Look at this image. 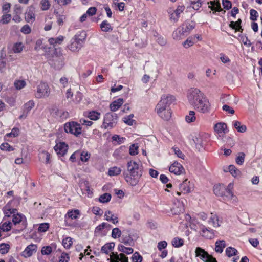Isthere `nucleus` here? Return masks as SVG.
I'll return each instance as SVG.
<instances>
[{
    "label": "nucleus",
    "instance_id": "nucleus-63",
    "mask_svg": "<svg viewBox=\"0 0 262 262\" xmlns=\"http://www.w3.org/2000/svg\"><path fill=\"white\" fill-rule=\"evenodd\" d=\"M132 260L133 262H142L143 257L138 252H136L132 255Z\"/></svg>",
    "mask_w": 262,
    "mask_h": 262
},
{
    "label": "nucleus",
    "instance_id": "nucleus-25",
    "mask_svg": "<svg viewBox=\"0 0 262 262\" xmlns=\"http://www.w3.org/2000/svg\"><path fill=\"white\" fill-rule=\"evenodd\" d=\"M34 8L30 7L25 13V19L28 23H32L35 20Z\"/></svg>",
    "mask_w": 262,
    "mask_h": 262
},
{
    "label": "nucleus",
    "instance_id": "nucleus-35",
    "mask_svg": "<svg viewBox=\"0 0 262 262\" xmlns=\"http://www.w3.org/2000/svg\"><path fill=\"white\" fill-rule=\"evenodd\" d=\"M12 222L14 225L19 224L21 222H24V220H25V216L19 213H15L13 215Z\"/></svg>",
    "mask_w": 262,
    "mask_h": 262
},
{
    "label": "nucleus",
    "instance_id": "nucleus-16",
    "mask_svg": "<svg viewBox=\"0 0 262 262\" xmlns=\"http://www.w3.org/2000/svg\"><path fill=\"white\" fill-rule=\"evenodd\" d=\"M54 149L58 155L63 156L68 151V145L64 142H59L56 143Z\"/></svg>",
    "mask_w": 262,
    "mask_h": 262
},
{
    "label": "nucleus",
    "instance_id": "nucleus-50",
    "mask_svg": "<svg viewBox=\"0 0 262 262\" xmlns=\"http://www.w3.org/2000/svg\"><path fill=\"white\" fill-rule=\"evenodd\" d=\"M12 18L11 15L8 13H3L1 19H0V23L2 24H8Z\"/></svg>",
    "mask_w": 262,
    "mask_h": 262
},
{
    "label": "nucleus",
    "instance_id": "nucleus-26",
    "mask_svg": "<svg viewBox=\"0 0 262 262\" xmlns=\"http://www.w3.org/2000/svg\"><path fill=\"white\" fill-rule=\"evenodd\" d=\"M214 129L217 134H225L227 132V126L225 123L220 122L214 125Z\"/></svg>",
    "mask_w": 262,
    "mask_h": 262
},
{
    "label": "nucleus",
    "instance_id": "nucleus-3",
    "mask_svg": "<svg viewBox=\"0 0 262 262\" xmlns=\"http://www.w3.org/2000/svg\"><path fill=\"white\" fill-rule=\"evenodd\" d=\"M86 38V33L84 31L77 32L71 39L68 46V49L73 52H78L82 47Z\"/></svg>",
    "mask_w": 262,
    "mask_h": 262
},
{
    "label": "nucleus",
    "instance_id": "nucleus-38",
    "mask_svg": "<svg viewBox=\"0 0 262 262\" xmlns=\"http://www.w3.org/2000/svg\"><path fill=\"white\" fill-rule=\"evenodd\" d=\"M87 116L91 120L96 121L100 118L101 114L97 111H92L88 113Z\"/></svg>",
    "mask_w": 262,
    "mask_h": 262
},
{
    "label": "nucleus",
    "instance_id": "nucleus-30",
    "mask_svg": "<svg viewBox=\"0 0 262 262\" xmlns=\"http://www.w3.org/2000/svg\"><path fill=\"white\" fill-rule=\"evenodd\" d=\"M226 187L224 185H216L213 187V192L217 196H221L225 192Z\"/></svg>",
    "mask_w": 262,
    "mask_h": 262
},
{
    "label": "nucleus",
    "instance_id": "nucleus-32",
    "mask_svg": "<svg viewBox=\"0 0 262 262\" xmlns=\"http://www.w3.org/2000/svg\"><path fill=\"white\" fill-rule=\"evenodd\" d=\"M55 117L61 120L66 119L69 117V113L62 110L57 109L55 112Z\"/></svg>",
    "mask_w": 262,
    "mask_h": 262
},
{
    "label": "nucleus",
    "instance_id": "nucleus-29",
    "mask_svg": "<svg viewBox=\"0 0 262 262\" xmlns=\"http://www.w3.org/2000/svg\"><path fill=\"white\" fill-rule=\"evenodd\" d=\"M80 215V211L78 209L69 210L65 215V219L67 217L72 220L78 219Z\"/></svg>",
    "mask_w": 262,
    "mask_h": 262
},
{
    "label": "nucleus",
    "instance_id": "nucleus-1",
    "mask_svg": "<svg viewBox=\"0 0 262 262\" xmlns=\"http://www.w3.org/2000/svg\"><path fill=\"white\" fill-rule=\"evenodd\" d=\"M127 169L129 174L123 173L125 181L132 186L136 185L143 173L141 163L130 161L127 163Z\"/></svg>",
    "mask_w": 262,
    "mask_h": 262
},
{
    "label": "nucleus",
    "instance_id": "nucleus-41",
    "mask_svg": "<svg viewBox=\"0 0 262 262\" xmlns=\"http://www.w3.org/2000/svg\"><path fill=\"white\" fill-rule=\"evenodd\" d=\"M209 4V7L212 10H215L216 11H220L221 10V8L220 6V3L219 2L210 1L208 3Z\"/></svg>",
    "mask_w": 262,
    "mask_h": 262
},
{
    "label": "nucleus",
    "instance_id": "nucleus-11",
    "mask_svg": "<svg viewBox=\"0 0 262 262\" xmlns=\"http://www.w3.org/2000/svg\"><path fill=\"white\" fill-rule=\"evenodd\" d=\"M196 256H201L204 262H217L216 259L210 255L207 252L201 248L198 247L195 249Z\"/></svg>",
    "mask_w": 262,
    "mask_h": 262
},
{
    "label": "nucleus",
    "instance_id": "nucleus-59",
    "mask_svg": "<svg viewBox=\"0 0 262 262\" xmlns=\"http://www.w3.org/2000/svg\"><path fill=\"white\" fill-rule=\"evenodd\" d=\"M10 245L8 244L3 243L0 245V253L5 254L9 251Z\"/></svg>",
    "mask_w": 262,
    "mask_h": 262
},
{
    "label": "nucleus",
    "instance_id": "nucleus-55",
    "mask_svg": "<svg viewBox=\"0 0 262 262\" xmlns=\"http://www.w3.org/2000/svg\"><path fill=\"white\" fill-rule=\"evenodd\" d=\"M111 195L108 193H105L100 195L99 200L101 203H107L110 201Z\"/></svg>",
    "mask_w": 262,
    "mask_h": 262
},
{
    "label": "nucleus",
    "instance_id": "nucleus-51",
    "mask_svg": "<svg viewBox=\"0 0 262 262\" xmlns=\"http://www.w3.org/2000/svg\"><path fill=\"white\" fill-rule=\"evenodd\" d=\"M241 23V19H238L237 21L235 22L232 21L230 23L229 26L231 28H232L233 29H235L236 31H242L243 29L241 28V27L240 26Z\"/></svg>",
    "mask_w": 262,
    "mask_h": 262
},
{
    "label": "nucleus",
    "instance_id": "nucleus-47",
    "mask_svg": "<svg viewBox=\"0 0 262 262\" xmlns=\"http://www.w3.org/2000/svg\"><path fill=\"white\" fill-rule=\"evenodd\" d=\"M181 27H182V30H184L186 35H188L190 31L193 30L194 28L193 25L187 23L183 24Z\"/></svg>",
    "mask_w": 262,
    "mask_h": 262
},
{
    "label": "nucleus",
    "instance_id": "nucleus-48",
    "mask_svg": "<svg viewBox=\"0 0 262 262\" xmlns=\"http://www.w3.org/2000/svg\"><path fill=\"white\" fill-rule=\"evenodd\" d=\"M111 225L107 223L103 222L96 227L95 230L96 234H99L100 232L104 228H110Z\"/></svg>",
    "mask_w": 262,
    "mask_h": 262
},
{
    "label": "nucleus",
    "instance_id": "nucleus-22",
    "mask_svg": "<svg viewBox=\"0 0 262 262\" xmlns=\"http://www.w3.org/2000/svg\"><path fill=\"white\" fill-rule=\"evenodd\" d=\"M184 211V206L183 202H178V204H174L173 206L171 209V213L173 214L177 215L183 213Z\"/></svg>",
    "mask_w": 262,
    "mask_h": 262
},
{
    "label": "nucleus",
    "instance_id": "nucleus-42",
    "mask_svg": "<svg viewBox=\"0 0 262 262\" xmlns=\"http://www.w3.org/2000/svg\"><path fill=\"white\" fill-rule=\"evenodd\" d=\"M121 242L127 246H133L134 245V241L129 235L125 236L123 235L121 238Z\"/></svg>",
    "mask_w": 262,
    "mask_h": 262
},
{
    "label": "nucleus",
    "instance_id": "nucleus-60",
    "mask_svg": "<svg viewBox=\"0 0 262 262\" xmlns=\"http://www.w3.org/2000/svg\"><path fill=\"white\" fill-rule=\"evenodd\" d=\"M245 157V154L244 152H239L236 158V163L239 165H242L244 162Z\"/></svg>",
    "mask_w": 262,
    "mask_h": 262
},
{
    "label": "nucleus",
    "instance_id": "nucleus-15",
    "mask_svg": "<svg viewBox=\"0 0 262 262\" xmlns=\"http://www.w3.org/2000/svg\"><path fill=\"white\" fill-rule=\"evenodd\" d=\"M37 246L35 244H30L28 245L22 252L21 256L25 258L31 257L33 253L37 251Z\"/></svg>",
    "mask_w": 262,
    "mask_h": 262
},
{
    "label": "nucleus",
    "instance_id": "nucleus-19",
    "mask_svg": "<svg viewBox=\"0 0 262 262\" xmlns=\"http://www.w3.org/2000/svg\"><path fill=\"white\" fill-rule=\"evenodd\" d=\"M205 134H199L194 138L193 141L195 144L196 147L198 148L199 150H200L203 147L205 142Z\"/></svg>",
    "mask_w": 262,
    "mask_h": 262
},
{
    "label": "nucleus",
    "instance_id": "nucleus-23",
    "mask_svg": "<svg viewBox=\"0 0 262 262\" xmlns=\"http://www.w3.org/2000/svg\"><path fill=\"white\" fill-rule=\"evenodd\" d=\"M12 227V223L10 221H7L5 217H4L0 223V229L3 232L9 231Z\"/></svg>",
    "mask_w": 262,
    "mask_h": 262
},
{
    "label": "nucleus",
    "instance_id": "nucleus-40",
    "mask_svg": "<svg viewBox=\"0 0 262 262\" xmlns=\"http://www.w3.org/2000/svg\"><path fill=\"white\" fill-rule=\"evenodd\" d=\"M228 170L230 173L234 177H239L241 174L240 170L233 165L229 166Z\"/></svg>",
    "mask_w": 262,
    "mask_h": 262
},
{
    "label": "nucleus",
    "instance_id": "nucleus-34",
    "mask_svg": "<svg viewBox=\"0 0 262 262\" xmlns=\"http://www.w3.org/2000/svg\"><path fill=\"white\" fill-rule=\"evenodd\" d=\"M39 157L40 160L45 162L46 163H50V154L48 152L44 150L40 151Z\"/></svg>",
    "mask_w": 262,
    "mask_h": 262
},
{
    "label": "nucleus",
    "instance_id": "nucleus-49",
    "mask_svg": "<svg viewBox=\"0 0 262 262\" xmlns=\"http://www.w3.org/2000/svg\"><path fill=\"white\" fill-rule=\"evenodd\" d=\"M237 250L231 247H227L226 249V254L229 257L237 255Z\"/></svg>",
    "mask_w": 262,
    "mask_h": 262
},
{
    "label": "nucleus",
    "instance_id": "nucleus-2",
    "mask_svg": "<svg viewBox=\"0 0 262 262\" xmlns=\"http://www.w3.org/2000/svg\"><path fill=\"white\" fill-rule=\"evenodd\" d=\"M175 100L173 96L163 95L155 107V112L158 115L164 120H168L171 116L170 105Z\"/></svg>",
    "mask_w": 262,
    "mask_h": 262
},
{
    "label": "nucleus",
    "instance_id": "nucleus-20",
    "mask_svg": "<svg viewBox=\"0 0 262 262\" xmlns=\"http://www.w3.org/2000/svg\"><path fill=\"white\" fill-rule=\"evenodd\" d=\"M34 102L33 100H30L23 106V114L20 116V119L25 118L30 111L34 106Z\"/></svg>",
    "mask_w": 262,
    "mask_h": 262
},
{
    "label": "nucleus",
    "instance_id": "nucleus-37",
    "mask_svg": "<svg viewBox=\"0 0 262 262\" xmlns=\"http://www.w3.org/2000/svg\"><path fill=\"white\" fill-rule=\"evenodd\" d=\"M196 119L195 113L193 111H190L189 114L185 117L186 121L189 123L195 122Z\"/></svg>",
    "mask_w": 262,
    "mask_h": 262
},
{
    "label": "nucleus",
    "instance_id": "nucleus-36",
    "mask_svg": "<svg viewBox=\"0 0 262 262\" xmlns=\"http://www.w3.org/2000/svg\"><path fill=\"white\" fill-rule=\"evenodd\" d=\"M64 39V36L60 35L56 38H50L49 39V42L50 43V44L52 45H56L57 44L60 45L63 41Z\"/></svg>",
    "mask_w": 262,
    "mask_h": 262
},
{
    "label": "nucleus",
    "instance_id": "nucleus-27",
    "mask_svg": "<svg viewBox=\"0 0 262 262\" xmlns=\"http://www.w3.org/2000/svg\"><path fill=\"white\" fill-rule=\"evenodd\" d=\"M123 99L122 98H119L110 104V108L113 112H115L119 109V108L123 104Z\"/></svg>",
    "mask_w": 262,
    "mask_h": 262
},
{
    "label": "nucleus",
    "instance_id": "nucleus-52",
    "mask_svg": "<svg viewBox=\"0 0 262 262\" xmlns=\"http://www.w3.org/2000/svg\"><path fill=\"white\" fill-rule=\"evenodd\" d=\"M172 245L173 247L179 248L182 246L184 245V241L182 238L178 237L174 238L172 241Z\"/></svg>",
    "mask_w": 262,
    "mask_h": 262
},
{
    "label": "nucleus",
    "instance_id": "nucleus-12",
    "mask_svg": "<svg viewBox=\"0 0 262 262\" xmlns=\"http://www.w3.org/2000/svg\"><path fill=\"white\" fill-rule=\"evenodd\" d=\"M194 184L187 179H185L179 186V189L184 193H189L193 190Z\"/></svg>",
    "mask_w": 262,
    "mask_h": 262
},
{
    "label": "nucleus",
    "instance_id": "nucleus-46",
    "mask_svg": "<svg viewBox=\"0 0 262 262\" xmlns=\"http://www.w3.org/2000/svg\"><path fill=\"white\" fill-rule=\"evenodd\" d=\"M234 127L240 133H244L246 130V126L245 125H241L240 122L238 121L233 122Z\"/></svg>",
    "mask_w": 262,
    "mask_h": 262
},
{
    "label": "nucleus",
    "instance_id": "nucleus-39",
    "mask_svg": "<svg viewBox=\"0 0 262 262\" xmlns=\"http://www.w3.org/2000/svg\"><path fill=\"white\" fill-rule=\"evenodd\" d=\"M114 247V244L113 243H107L102 247L101 251L102 253L107 254Z\"/></svg>",
    "mask_w": 262,
    "mask_h": 262
},
{
    "label": "nucleus",
    "instance_id": "nucleus-8",
    "mask_svg": "<svg viewBox=\"0 0 262 262\" xmlns=\"http://www.w3.org/2000/svg\"><path fill=\"white\" fill-rule=\"evenodd\" d=\"M234 185L233 183H230L226 187L225 192L223 193L222 196L223 199L225 201H228L234 203L237 201V198L234 195L233 189Z\"/></svg>",
    "mask_w": 262,
    "mask_h": 262
},
{
    "label": "nucleus",
    "instance_id": "nucleus-64",
    "mask_svg": "<svg viewBox=\"0 0 262 262\" xmlns=\"http://www.w3.org/2000/svg\"><path fill=\"white\" fill-rule=\"evenodd\" d=\"M138 146L137 144H133L129 147V154L132 156L137 155L138 153Z\"/></svg>",
    "mask_w": 262,
    "mask_h": 262
},
{
    "label": "nucleus",
    "instance_id": "nucleus-18",
    "mask_svg": "<svg viewBox=\"0 0 262 262\" xmlns=\"http://www.w3.org/2000/svg\"><path fill=\"white\" fill-rule=\"evenodd\" d=\"M104 220L116 225L118 223V217L116 214L113 213L110 210H107L104 214Z\"/></svg>",
    "mask_w": 262,
    "mask_h": 262
},
{
    "label": "nucleus",
    "instance_id": "nucleus-54",
    "mask_svg": "<svg viewBox=\"0 0 262 262\" xmlns=\"http://www.w3.org/2000/svg\"><path fill=\"white\" fill-rule=\"evenodd\" d=\"M79 156H80V160L82 162H85L90 159L91 154L88 151H83L79 153Z\"/></svg>",
    "mask_w": 262,
    "mask_h": 262
},
{
    "label": "nucleus",
    "instance_id": "nucleus-9",
    "mask_svg": "<svg viewBox=\"0 0 262 262\" xmlns=\"http://www.w3.org/2000/svg\"><path fill=\"white\" fill-rule=\"evenodd\" d=\"M185 9V7L183 5H179L176 9L172 8H169L168 13L169 15L170 20L173 23L177 22L180 17V14L183 12Z\"/></svg>",
    "mask_w": 262,
    "mask_h": 262
},
{
    "label": "nucleus",
    "instance_id": "nucleus-7",
    "mask_svg": "<svg viewBox=\"0 0 262 262\" xmlns=\"http://www.w3.org/2000/svg\"><path fill=\"white\" fill-rule=\"evenodd\" d=\"M50 94L49 85L45 82L40 83L37 86L35 93V97L37 98H44L48 97Z\"/></svg>",
    "mask_w": 262,
    "mask_h": 262
},
{
    "label": "nucleus",
    "instance_id": "nucleus-56",
    "mask_svg": "<svg viewBox=\"0 0 262 262\" xmlns=\"http://www.w3.org/2000/svg\"><path fill=\"white\" fill-rule=\"evenodd\" d=\"M50 224L48 223H43L39 224L38 231L39 232H45L49 228Z\"/></svg>",
    "mask_w": 262,
    "mask_h": 262
},
{
    "label": "nucleus",
    "instance_id": "nucleus-6",
    "mask_svg": "<svg viewBox=\"0 0 262 262\" xmlns=\"http://www.w3.org/2000/svg\"><path fill=\"white\" fill-rule=\"evenodd\" d=\"M193 106L199 112L207 113L210 111V104L208 98L205 95L194 104Z\"/></svg>",
    "mask_w": 262,
    "mask_h": 262
},
{
    "label": "nucleus",
    "instance_id": "nucleus-4",
    "mask_svg": "<svg viewBox=\"0 0 262 262\" xmlns=\"http://www.w3.org/2000/svg\"><path fill=\"white\" fill-rule=\"evenodd\" d=\"M64 130L66 133L78 137L81 134L82 128L80 124L75 121L68 122L64 124Z\"/></svg>",
    "mask_w": 262,
    "mask_h": 262
},
{
    "label": "nucleus",
    "instance_id": "nucleus-62",
    "mask_svg": "<svg viewBox=\"0 0 262 262\" xmlns=\"http://www.w3.org/2000/svg\"><path fill=\"white\" fill-rule=\"evenodd\" d=\"M11 4L9 2H5L2 5V10L3 13H8L10 12Z\"/></svg>",
    "mask_w": 262,
    "mask_h": 262
},
{
    "label": "nucleus",
    "instance_id": "nucleus-13",
    "mask_svg": "<svg viewBox=\"0 0 262 262\" xmlns=\"http://www.w3.org/2000/svg\"><path fill=\"white\" fill-rule=\"evenodd\" d=\"M201 230V234L203 237L207 239H212L214 237L215 231L213 229L207 228L203 225L200 226Z\"/></svg>",
    "mask_w": 262,
    "mask_h": 262
},
{
    "label": "nucleus",
    "instance_id": "nucleus-33",
    "mask_svg": "<svg viewBox=\"0 0 262 262\" xmlns=\"http://www.w3.org/2000/svg\"><path fill=\"white\" fill-rule=\"evenodd\" d=\"M100 26L103 32H108L113 30V27L107 20H103Z\"/></svg>",
    "mask_w": 262,
    "mask_h": 262
},
{
    "label": "nucleus",
    "instance_id": "nucleus-14",
    "mask_svg": "<svg viewBox=\"0 0 262 262\" xmlns=\"http://www.w3.org/2000/svg\"><path fill=\"white\" fill-rule=\"evenodd\" d=\"M170 172L174 174H182L185 173V169L181 164L178 162H174L169 168Z\"/></svg>",
    "mask_w": 262,
    "mask_h": 262
},
{
    "label": "nucleus",
    "instance_id": "nucleus-58",
    "mask_svg": "<svg viewBox=\"0 0 262 262\" xmlns=\"http://www.w3.org/2000/svg\"><path fill=\"white\" fill-rule=\"evenodd\" d=\"M40 4L41 5V9L43 11L48 10L50 7V3L48 0H41Z\"/></svg>",
    "mask_w": 262,
    "mask_h": 262
},
{
    "label": "nucleus",
    "instance_id": "nucleus-21",
    "mask_svg": "<svg viewBox=\"0 0 262 262\" xmlns=\"http://www.w3.org/2000/svg\"><path fill=\"white\" fill-rule=\"evenodd\" d=\"M3 212L5 214V217H10L11 215H13L14 214L17 212V210L14 208H12L11 206L10 202L7 203L3 208Z\"/></svg>",
    "mask_w": 262,
    "mask_h": 262
},
{
    "label": "nucleus",
    "instance_id": "nucleus-31",
    "mask_svg": "<svg viewBox=\"0 0 262 262\" xmlns=\"http://www.w3.org/2000/svg\"><path fill=\"white\" fill-rule=\"evenodd\" d=\"M215 252L221 253L223 252L224 248L226 247V242L224 240H218L215 242Z\"/></svg>",
    "mask_w": 262,
    "mask_h": 262
},
{
    "label": "nucleus",
    "instance_id": "nucleus-28",
    "mask_svg": "<svg viewBox=\"0 0 262 262\" xmlns=\"http://www.w3.org/2000/svg\"><path fill=\"white\" fill-rule=\"evenodd\" d=\"M208 223L211 224L214 228L220 227L221 224L219 216L216 214L213 213H211V216L208 221Z\"/></svg>",
    "mask_w": 262,
    "mask_h": 262
},
{
    "label": "nucleus",
    "instance_id": "nucleus-17",
    "mask_svg": "<svg viewBox=\"0 0 262 262\" xmlns=\"http://www.w3.org/2000/svg\"><path fill=\"white\" fill-rule=\"evenodd\" d=\"M110 262H128V257L123 253L118 254L112 252L110 254Z\"/></svg>",
    "mask_w": 262,
    "mask_h": 262
},
{
    "label": "nucleus",
    "instance_id": "nucleus-61",
    "mask_svg": "<svg viewBox=\"0 0 262 262\" xmlns=\"http://www.w3.org/2000/svg\"><path fill=\"white\" fill-rule=\"evenodd\" d=\"M14 85L17 90H20L26 85V82L23 80H16Z\"/></svg>",
    "mask_w": 262,
    "mask_h": 262
},
{
    "label": "nucleus",
    "instance_id": "nucleus-44",
    "mask_svg": "<svg viewBox=\"0 0 262 262\" xmlns=\"http://www.w3.org/2000/svg\"><path fill=\"white\" fill-rule=\"evenodd\" d=\"M24 47V46L22 42H17L13 45L12 50L15 53H19L23 51Z\"/></svg>",
    "mask_w": 262,
    "mask_h": 262
},
{
    "label": "nucleus",
    "instance_id": "nucleus-24",
    "mask_svg": "<svg viewBox=\"0 0 262 262\" xmlns=\"http://www.w3.org/2000/svg\"><path fill=\"white\" fill-rule=\"evenodd\" d=\"M186 36L181 26L175 30L172 33V37L173 39L180 40Z\"/></svg>",
    "mask_w": 262,
    "mask_h": 262
},
{
    "label": "nucleus",
    "instance_id": "nucleus-45",
    "mask_svg": "<svg viewBox=\"0 0 262 262\" xmlns=\"http://www.w3.org/2000/svg\"><path fill=\"white\" fill-rule=\"evenodd\" d=\"M118 249L120 252L126 253L127 254H132L134 252L133 248L130 247H126L124 245L121 244L118 245Z\"/></svg>",
    "mask_w": 262,
    "mask_h": 262
},
{
    "label": "nucleus",
    "instance_id": "nucleus-5",
    "mask_svg": "<svg viewBox=\"0 0 262 262\" xmlns=\"http://www.w3.org/2000/svg\"><path fill=\"white\" fill-rule=\"evenodd\" d=\"M205 96L204 94L199 89L191 88L187 92V99L190 104L193 105L199 100Z\"/></svg>",
    "mask_w": 262,
    "mask_h": 262
},
{
    "label": "nucleus",
    "instance_id": "nucleus-10",
    "mask_svg": "<svg viewBox=\"0 0 262 262\" xmlns=\"http://www.w3.org/2000/svg\"><path fill=\"white\" fill-rule=\"evenodd\" d=\"M117 123V116L110 113H106L103 120V126L105 129L113 128Z\"/></svg>",
    "mask_w": 262,
    "mask_h": 262
},
{
    "label": "nucleus",
    "instance_id": "nucleus-53",
    "mask_svg": "<svg viewBox=\"0 0 262 262\" xmlns=\"http://www.w3.org/2000/svg\"><path fill=\"white\" fill-rule=\"evenodd\" d=\"M73 244V238L70 237L64 238L62 241V245L65 248L69 249Z\"/></svg>",
    "mask_w": 262,
    "mask_h": 262
},
{
    "label": "nucleus",
    "instance_id": "nucleus-57",
    "mask_svg": "<svg viewBox=\"0 0 262 262\" xmlns=\"http://www.w3.org/2000/svg\"><path fill=\"white\" fill-rule=\"evenodd\" d=\"M0 149L2 150L6 151H12L14 150V148L8 143H3L0 145Z\"/></svg>",
    "mask_w": 262,
    "mask_h": 262
},
{
    "label": "nucleus",
    "instance_id": "nucleus-43",
    "mask_svg": "<svg viewBox=\"0 0 262 262\" xmlns=\"http://www.w3.org/2000/svg\"><path fill=\"white\" fill-rule=\"evenodd\" d=\"M121 172L120 167L116 166L111 167L108 171V175L110 176H115L119 174Z\"/></svg>",
    "mask_w": 262,
    "mask_h": 262
}]
</instances>
